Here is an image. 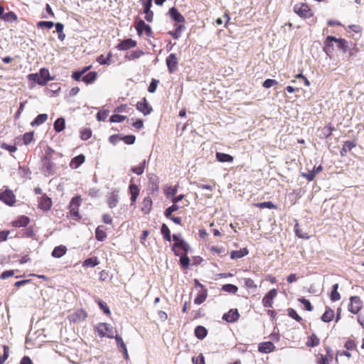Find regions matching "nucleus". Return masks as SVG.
Wrapping results in <instances>:
<instances>
[{
    "label": "nucleus",
    "instance_id": "17",
    "mask_svg": "<svg viewBox=\"0 0 364 364\" xmlns=\"http://www.w3.org/2000/svg\"><path fill=\"white\" fill-rule=\"evenodd\" d=\"M136 45H137V43L136 41H134L132 38H127V39L122 41L119 43H118L116 46V48L118 50H127L132 48L136 47Z\"/></svg>",
    "mask_w": 364,
    "mask_h": 364
},
{
    "label": "nucleus",
    "instance_id": "49",
    "mask_svg": "<svg viewBox=\"0 0 364 364\" xmlns=\"http://www.w3.org/2000/svg\"><path fill=\"white\" fill-rule=\"evenodd\" d=\"M222 289L225 291L230 294H236L238 291V288L237 286L231 284H227L222 287Z\"/></svg>",
    "mask_w": 364,
    "mask_h": 364
},
{
    "label": "nucleus",
    "instance_id": "54",
    "mask_svg": "<svg viewBox=\"0 0 364 364\" xmlns=\"http://www.w3.org/2000/svg\"><path fill=\"white\" fill-rule=\"evenodd\" d=\"M298 301H299V302H301L302 304H304V308H305V309H306V311H313V309H314V306L311 305V302H310L308 299H305V298L302 297V298H299V299H298Z\"/></svg>",
    "mask_w": 364,
    "mask_h": 364
},
{
    "label": "nucleus",
    "instance_id": "9",
    "mask_svg": "<svg viewBox=\"0 0 364 364\" xmlns=\"http://www.w3.org/2000/svg\"><path fill=\"white\" fill-rule=\"evenodd\" d=\"M363 307V301L358 296H352L350 297V304L348 309L353 314H358Z\"/></svg>",
    "mask_w": 364,
    "mask_h": 364
},
{
    "label": "nucleus",
    "instance_id": "43",
    "mask_svg": "<svg viewBox=\"0 0 364 364\" xmlns=\"http://www.w3.org/2000/svg\"><path fill=\"white\" fill-rule=\"evenodd\" d=\"M114 338L116 340V343H117L118 348L119 350H123L124 352L125 356L127 357L128 353H127V347H126V345L124 343L122 337L119 336L118 335H115Z\"/></svg>",
    "mask_w": 364,
    "mask_h": 364
},
{
    "label": "nucleus",
    "instance_id": "56",
    "mask_svg": "<svg viewBox=\"0 0 364 364\" xmlns=\"http://www.w3.org/2000/svg\"><path fill=\"white\" fill-rule=\"evenodd\" d=\"M288 316L298 322H301L302 321V318L297 314V312L294 309L289 308L288 309Z\"/></svg>",
    "mask_w": 364,
    "mask_h": 364
},
{
    "label": "nucleus",
    "instance_id": "21",
    "mask_svg": "<svg viewBox=\"0 0 364 364\" xmlns=\"http://www.w3.org/2000/svg\"><path fill=\"white\" fill-rule=\"evenodd\" d=\"M357 146V143L355 140L353 141H346L340 151V154L341 156H346L348 153L353 148Z\"/></svg>",
    "mask_w": 364,
    "mask_h": 364
},
{
    "label": "nucleus",
    "instance_id": "34",
    "mask_svg": "<svg viewBox=\"0 0 364 364\" xmlns=\"http://www.w3.org/2000/svg\"><path fill=\"white\" fill-rule=\"evenodd\" d=\"M334 316V311L331 309L330 307H326L324 314L321 316V320L323 322L328 323L333 320Z\"/></svg>",
    "mask_w": 364,
    "mask_h": 364
},
{
    "label": "nucleus",
    "instance_id": "29",
    "mask_svg": "<svg viewBox=\"0 0 364 364\" xmlns=\"http://www.w3.org/2000/svg\"><path fill=\"white\" fill-rule=\"evenodd\" d=\"M249 254L247 248L245 247L239 250H233L230 253V258L232 259H237L242 258Z\"/></svg>",
    "mask_w": 364,
    "mask_h": 364
},
{
    "label": "nucleus",
    "instance_id": "27",
    "mask_svg": "<svg viewBox=\"0 0 364 364\" xmlns=\"http://www.w3.org/2000/svg\"><path fill=\"white\" fill-rule=\"evenodd\" d=\"M208 297V289H200L197 294L196 297L194 299V303L197 305L203 304Z\"/></svg>",
    "mask_w": 364,
    "mask_h": 364
},
{
    "label": "nucleus",
    "instance_id": "13",
    "mask_svg": "<svg viewBox=\"0 0 364 364\" xmlns=\"http://www.w3.org/2000/svg\"><path fill=\"white\" fill-rule=\"evenodd\" d=\"M119 201V191L114 190L107 195V203L109 208H115Z\"/></svg>",
    "mask_w": 364,
    "mask_h": 364
},
{
    "label": "nucleus",
    "instance_id": "55",
    "mask_svg": "<svg viewBox=\"0 0 364 364\" xmlns=\"http://www.w3.org/2000/svg\"><path fill=\"white\" fill-rule=\"evenodd\" d=\"M179 209V206L177 205V203H173L172 205L168 207L166 209L164 212V215L166 217H171V215H172V213L177 211Z\"/></svg>",
    "mask_w": 364,
    "mask_h": 364
},
{
    "label": "nucleus",
    "instance_id": "63",
    "mask_svg": "<svg viewBox=\"0 0 364 364\" xmlns=\"http://www.w3.org/2000/svg\"><path fill=\"white\" fill-rule=\"evenodd\" d=\"M109 111L108 110H103L97 112L96 117L98 121H105L107 117H108Z\"/></svg>",
    "mask_w": 364,
    "mask_h": 364
},
{
    "label": "nucleus",
    "instance_id": "18",
    "mask_svg": "<svg viewBox=\"0 0 364 364\" xmlns=\"http://www.w3.org/2000/svg\"><path fill=\"white\" fill-rule=\"evenodd\" d=\"M166 63L169 73H173L176 70L178 65V58L176 54L171 53L166 58Z\"/></svg>",
    "mask_w": 364,
    "mask_h": 364
},
{
    "label": "nucleus",
    "instance_id": "23",
    "mask_svg": "<svg viewBox=\"0 0 364 364\" xmlns=\"http://www.w3.org/2000/svg\"><path fill=\"white\" fill-rule=\"evenodd\" d=\"M129 191L131 195V203L132 205H134L136 203V199L139 195L140 189L137 185L132 183L131 182V183L129 186Z\"/></svg>",
    "mask_w": 364,
    "mask_h": 364
},
{
    "label": "nucleus",
    "instance_id": "11",
    "mask_svg": "<svg viewBox=\"0 0 364 364\" xmlns=\"http://www.w3.org/2000/svg\"><path fill=\"white\" fill-rule=\"evenodd\" d=\"M87 316V312L85 310L80 309H77L76 311L68 315V318L70 321V322L75 323L85 321Z\"/></svg>",
    "mask_w": 364,
    "mask_h": 364
},
{
    "label": "nucleus",
    "instance_id": "61",
    "mask_svg": "<svg viewBox=\"0 0 364 364\" xmlns=\"http://www.w3.org/2000/svg\"><path fill=\"white\" fill-rule=\"evenodd\" d=\"M344 347L348 350H356L357 348L355 341L351 339L346 341V342L344 344Z\"/></svg>",
    "mask_w": 364,
    "mask_h": 364
},
{
    "label": "nucleus",
    "instance_id": "46",
    "mask_svg": "<svg viewBox=\"0 0 364 364\" xmlns=\"http://www.w3.org/2000/svg\"><path fill=\"white\" fill-rule=\"evenodd\" d=\"M338 284H335L333 286L332 291L331 292V300L332 301H336L341 299V295L338 291Z\"/></svg>",
    "mask_w": 364,
    "mask_h": 364
},
{
    "label": "nucleus",
    "instance_id": "4",
    "mask_svg": "<svg viewBox=\"0 0 364 364\" xmlns=\"http://www.w3.org/2000/svg\"><path fill=\"white\" fill-rule=\"evenodd\" d=\"M95 331L100 337L113 338L114 337V328L107 323H100L97 325Z\"/></svg>",
    "mask_w": 364,
    "mask_h": 364
},
{
    "label": "nucleus",
    "instance_id": "28",
    "mask_svg": "<svg viewBox=\"0 0 364 364\" xmlns=\"http://www.w3.org/2000/svg\"><path fill=\"white\" fill-rule=\"evenodd\" d=\"M85 156L83 154H80L72 159L70 163V166L72 168H77L85 162Z\"/></svg>",
    "mask_w": 364,
    "mask_h": 364
},
{
    "label": "nucleus",
    "instance_id": "3",
    "mask_svg": "<svg viewBox=\"0 0 364 364\" xmlns=\"http://www.w3.org/2000/svg\"><path fill=\"white\" fill-rule=\"evenodd\" d=\"M294 11L302 18H309L314 16L313 11L306 3H297L294 6Z\"/></svg>",
    "mask_w": 364,
    "mask_h": 364
},
{
    "label": "nucleus",
    "instance_id": "51",
    "mask_svg": "<svg viewBox=\"0 0 364 364\" xmlns=\"http://www.w3.org/2000/svg\"><path fill=\"white\" fill-rule=\"evenodd\" d=\"M255 205L259 208L277 209V206L271 201L258 203Z\"/></svg>",
    "mask_w": 364,
    "mask_h": 364
},
{
    "label": "nucleus",
    "instance_id": "8",
    "mask_svg": "<svg viewBox=\"0 0 364 364\" xmlns=\"http://www.w3.org/2000/svg\"><path fill=\"white\" fill-rule=\"evenodd\" d=\"M0 200L9 206H13L16 202V196L10 189L0 191Z\"/></svg>",
    "mask_w": 364,
    "mask_h": 364
},
{
    "label": "nucleus",
    "instance_id": "40",
    "mask_svg": "<svg viewBox=\"0 0 364 364\" xmlns=\"http://www.w3.org/2000/svg\"><path fill=\"white\" fill-rule=\"evenodd\" d=\"M294 231L296 235L301 239H309V236L307 232H304L303 229L300 227L298 223H296L294 225Z\"/></svg>",
    "mask_w": 364,
    "mask_h": 364
},
{
    "label": "nucleus",
    "instance_id": "45",
    "mask_svg": "<svg viewBox=\"0 0 364 364\" xmlns=\"http://www.w3.org/2000/svg\"><path fill=\"white\" fill-rule=\"evenodd\" d=\"M99 264L97 257H90L83 262L82 266L86 267H94Z\"/></svg>",
    "mask_w": 364,
    "mask_h": 364
},
{
    "label": "nucleus",
    "instance_id": "6",
    "mask_svg": "<svg viewBox=\"0 0 364 364\" xmlns=\"http://www.w3.org/2000/svg\"><path fill=\"white\" fill-rule=\"evenodd\" d=\"M134 28L139 36H141L144 32L147 37L153 36V31L151 26L146 24L142 19L139 18L134 21Z\"/></svg>",
    "mask_w": 364,
    "mask_h": 364
},
{
    "label": "nucleus",
    "instance_id": "31",
    "mask_svg": "<svg viewBox=\"0 0 364 364\" xmlns=\"http://www.w3.org/2000/svg\"><path fill=\"white\" fill-rule=\"evenodd\" d=\"M67 252V248L64 245H59L55 247L53 252L52 256L55 258H60L63 257Z\"/></svg>",
    "mask_w": 364,
    "mask_h": 364
},
{
    "label": "nucleus",
    "instance_id": "57",
    "mask_svg": "<svg viewBox=\"0 0 364 364\" xmlns=\"http://www.w3.org/2000/svg\"><path fill=\"white\" fill-rule=\"evenodd\" d=\"M54 26V23L53 21H38L37 23V27L39 28H48L50 29Z\"/></svg>",
    "mask_w": 364,
    "mask_h": 364
},
{
    "label": "nucleus",
    "instance_id": "10",
    "mask_svg": "<svg viewBox=\"0 0 364 364\" xmlns=\"http://www.w3.org/2000/svg\"><path fill=\"white\" fill-rule=\"evenodd\" d=\"M326 354L318 353L316 355V364H330L333 360V354L329 347L326 348Z\"/></svg>",
    "mask_w": 364,
    "mask_h": 364
},
{
    "label": "nucleus",
    "instance_id": "12",
    "mask_svg": "<svg viewBox=\"0 0 364 364\" xmlns=\"http://www.w3.org/2000/svg\"><path fill=\"white\" fill-rule=\"evenodd\" d=\"M277 295L276 289H272L269 291L263 297L262 303L264 308H272L273 306L274 299Z\"/></svg>",
    "mask_w": 364,
    "mask_h": 364
},
{
    "label": "nucleus",
    "instance_id": "38",
    "mask_svg": "<svg viewBox=\"0 0 364 364\" xmlns=\"http://www.w3.org/2000/svg\"><path fill=\"white\" fill-rule=\"evenodd\" d=\"M54 129L56 132H62L65 127V122L63 118H58L54 122Z\"/></svg>",
    "mask_w": 364,
    "mask_h": 364
},
{
    "label": "nucleus",
    "instance_id": "44",
    "mask_svg": "<svg viewBox=\"0 0 364 364\" xmlns=\"http://www.w3.org/2000/svg\"><path fill=\"white\" fill-rule=\"evenodd\" d=\"M144 54V53L141 50H136L132 51L129 55H126L125 58L129 60H133L139 58Z\"/></svg>",
    "mask_w": 364,
    "mask_h": 364
},
{
    "label": "nucleus",
    "instance_id": "2",
    "mask_svg": "<svg viewBox=\"0 0 364 364\" xmlns=\"http://www.w3.org/2000/svg\"><path fill=\"white\" fill-rule=\"evenodd\" d=\"M28 80L34 81L41 86H44L50 80H53L50 75L49 70L47 68H41L39 73H31L28 75Z\"/></svg>",
    "mask_w": 364,
    "mask_h": 364
},
{
    "label": "nucleus",
    "instance_id": "53",
    "mask_svg": "<svg viewBox=\"0 0 364 364\" xmlns=\"http://www.w3.org/2000/svg\"><path fill=\"white\" fill-rule=\"evenodd\" d=\"M33 135H34L33 132H29L25 133L23 135V138H22L23 144L26 145L29 144L33 140Z\"/></svg>",
    "mask_w": 364,
    "mask_h": 364
},
{
    "label": "nucleus",
    "instance_id": "26",
    "mask_svg": "<svg viewBox=\"0 0 364 364\" xmlns=\"http://www.w3.org/2000/svg\"><path fill=\"white\" fill-rule=\"evenodd\" d=\"M175 30L168 31V34L174 39H178L181 36L182 32L185 30L186 26L184 24H176Z\"/></svg>",
    "mask_w": 364,
    "mask_h": 364
},
{
    "label": "nucleus",
    "instance_id": "62",
    "mask_svg": "<svg viewBox=\"0 0 364 364\" xmlns=\"http://www.w3.org/2000/svg\"><path fill=\"white\" fill-rule=\"evenodd\" d=\"M127 119L126 116L120 115V114H113L109 120L111 122H122Z\"/></svg>",
    "mask_w": 364,
    "mask_h": 364
},
{
    "label": "nucleus",
    "instance_id": "1",
    "mask_svg": "<svg viewBox=\"0 0 364 364\" xmlns=\"http://www.w3.org/2000/svg\"><path fill=\"white\" fill-rule=\"evenodd\" d=\"M55 151L50 146L45 149L44 156L41 159L42 171L46 176H51L53 173L55 164L53 162V156Z\"/></svg>",
    "mask_w": 364,
    "mask_h": 364
},
{
    "label": "nucleus",
    "instance_id": "41",
    "mask_svg": "<svg viewBox=\"0 0 364 364\" xmlns=\"http://www.w3.org/2000/svg\"><path fill=\"white\" fill-rule=\"evenodd\" d=\"M95 237L98 241H103L107 237L103 226L100 225L96 228Z\"/></svg>",
    "mask_w": 364,
    "mask_h": 364
},
{
    "label": "nucleus",
    "instance_id": "64",
    "mask_svg": "<svg viewBox=\"0 0 364 364\" xmlns=\"http://www.w3.org/2000/svg\"><path fill=\"white\" fill-rule=\"evenodd\" d=\"M159 83V81L158 80L152 79L151 82L148 87V91L151 93H154L156 91Z\"/></svg>",
    "mask_w": 364,
    "mask_h": 364
},
{
    "label": "nucleus",
    "instance_id": "33",
    "mask_svg": "<svg viewBox=\"0 0 364 364\" xmlns=\"http://www.w3.org/2000/svg\"><path fill=\"white\" fill-rule=\"evenodd\" d=\"M97 78V73L92 71L82 77V80L87 85L93 83Z\"/></svg>",
    "mask_w": 364,
    "mask_h": 364
},
{
    "label": "nucleus",
    "instance_id": "39",
    "mask_svg": "<svg viewBox=\"0 0 364 364\" xmlns=\"http://www.w3.org/2000/svg\"><path fill=\"white\" fill-rule=\"evenodd\" d=\"M48 119V115L46 114H38L34 120L31 123V124L34 126H39L43 124Z\"/></svg>",
    "mask_w": 364,
    "mask_h": 364
},
{
    "label": "nucleus",
    "instance_id": "25",
    "mask_svg": "<svg viewBox=\"0 0 364 364\" xmlns=\"http://www.w3.org/2000/svg\"><path fill=\"white\" fill-rule=\"evenodd\" d=\"M275 349L274 344L271 341L262 342L258 346V350L262 353H269Z\"/></svg>",
    "mask_w": 364,
    "mask_h": 364
},
{
    "label": "nucleus",
    "instance_id": "48",
    "mask_svg": "<svg viewBox=\"0 0 364 364\" xmlns=\"http://www.w3.org/2000/svg\"><path fill=\"white\" fill-rule=\"evenodd\" d=\"M2 20L8 22H15L17 21L18 17L14 11H9L4 15Z\"/></svg>",
    "mask_w": 364,
    "mask_h": 364
},
{
    "label": "nucleus",
    "instance_id": "19",
    "mask_svg": "<svg viewBox=\"0 0 364 364\" xmlns=\"http://www.w3.org/2000/svg\"><path fill=\"white\" fill-rule=\"evenodd\" d=\"M136 107L137 110L142 112L144 115L150 114L152 111V107L149 105L145 97L136 103Z\"/></svg>",
    "mask_w": 364,
    "mask_h": 364
},
{
    "label": "nucleus",
    "instance_id": "16",
    "mask_svg": "<svg viewBox=\"0 0 364 364\" xmlns=\"http://www.w3.org/2000/svg\"><path fill=\"white\" fill-rule=\"evenodd\" d=\"M52 200L47 195L44 194L38 199V208L48 211L51 208Z\"/></svg>",
    "mask_w": 364,
    "mask_h": 364
},
{
    "label": "nucleus",
    "instance_id": "50",
    "mask_svg": "<svg viewBox=\"0 0 364 364\" xmlns=\"http://www.w3.org/2000/svg\"><path fill=\"white\" fill-rule=\"evenodd\" d=\"M161 234L164 236V238L166 240L170 242L171 240V231H170L169 228H168V226L166 224H163L162 225L161 229Z\"/></svg>",
    "mask_w": 364,
    "mask_h": 364
},
{
    "label": "nucleus",
    "instance_id": "22",
    "mask_svg": "<svg viewBox=\"0 0 364 364\" xmlns=\"http://www.w3.org/2000/svg\"><path fill=\"white\" fill-rule=\"evenodd\" d=\"M153 202L150 196H146L143 199L141 205V212L146 215L149 214L152 209Z\"/></svg>",
    "mask_w": 364,
    "mask_h": 364
},
{
    "label": "nucleus",
    "instance_id": "20",
    "mask_svg": "<svg viewBox=\"0 0 364 364\" xmlns=\"http://www.w3.org/2000/svg\"><path fill=\"white\" fill-rule=\"evenodd\" d=\"M240 317L239 312L237 309H232L223 316V319L228 323H233L238 320Z\"/></svg>",
    "mask_w": 364,
    "mask_h": 364
},
{
    "label": "nucleus",
    "instance_id": "47",
    "mask_svg": "<svg viewBox=\"0 0 364 364\" xmlns=\"http://www.w3.org/2000/svg\"><path fill=\"white\" fill-rule=\"evenodd\" d=\"M146 160H144L138 166L132 167L131 171L136 175H141L145 169Z\"/></svg>",
    "mask_w": 364,
    "mask_h": 364
},
{
    "label": "nucleus",
    "instance_id": "7",
    "mask_svg": "<svg viewBox=\"0 0 364 364\" xmlns=\"http://www.w3.org/2000/svg\"><path fill=\"white\" fill-rule=\"evenodd\" d=\"M333 42L336 43L337 47L339 49L343 50L344 53H346L348 48L347 41L343 38H336V37L328 36L324 41V45L326 47L332 48Z\"/></svg>",
    "mask_w": 364,
    "mask_h": 364
},
{
    "label": "nucleus",
    "instance_id": "58",
    "mask_svg": "<svg viewBox=\"0 0 364 364\" xmlns=\"http://www.w3.org/2000/svg\"><path fill=\"white\" fill-rule=\"evenodd\" d=\"M193 364H205V357L202 353L192 358Z\"/></svg>",
    "mask_w": 364,
    "mask_h": 364
},
{
    "label": "nucleus",
    "instance_id": "60",
    "mask_svg": "<svg viewBox=\"0 0 364 364\" xmlns=\"http://www.w3.org/2000/svg\"><path fill=\"white\" fill-rule=\"evenodd\" d=\"M4 348V354L0 356V364H4V363L6 360L9 357V348L8 346L4 345L3 346Z\"/></svg>",
    "mask_w": 364,
    "mask_h": 364
},
{
    "label": "nucleus",
    "instance_id": "59",
    "mask_svg": "<svg viewBox=\"0 0 364 364\" xmlns=\"http://www.w3.org/2000/svg\"><path fill=\"white\" fill-rule=\"evenodd\" d=\"M178 191V186H170L165 190V194L167 197L175 196Z\"/></svg>",
    "mask_w": 364,
    "mask_h": 364
},
{
    "label": "nucleus",
    "instance_id": "52",
    "mask_svg": "<svg viewBox=\"0 0 364 364\" xmlns=\"http://www.w3.org/2000/svg\"><path fill=\"white\" fill-rule=\"evenodd\" d=\"M92 136V130L90 128H85L80 131V138L86 141Z\"/></svg>",
    "mask_w": 364,
    "mask_h": 364
},
{
    "label": "nucleus",
    "instance_id": "15",
    "mask_svg": "<svg viewBox=\"0 0 364 364\" xmlns=\"http://www.w3.org/2000/svg\"><path fill=\"white\" fill-rule=\"evenodd\" d=\"M168 14L173 21L179 24H183L186 21L185 17L176 7H171L169 9Z\"/></svg>",
    "mask_w": 364,
    "mask_h": 364
},
{
    "label": "nucleus",
    "instance_id": "42",
    "mask_svg": "<svg viewBox=\"0 0 364 364\" xmlns=\"http://www.w3.org/2000/svg\"><path fill=\"white\" fill-rule=\"evenodd\" d=\"M142 13L145 14L144 19L149 22L152 23L154 21V14L150 8H142Z\"/></svg>",
    "mask_w": 364,
    "mask_h": 364
},
{
    "label": "nucleus",
    "instance_id": "30",
    "mask_svg": "<svg viewBox=\"0 0 364 364\" xmlns=\"http://www.w3.org/2000/svg\"><path fill=\"white\" fill-rule=\"evenodd\" d=\"M319 343H320V339L318 338V336L316 334L312 333L311 335H310L307 337L306 345L308 347H311V348L316 347V346H318Z\"/></svg>",
    "mask_w": 364,
    "mask_h": 364
},
{
    "label": "nucleus",
    "instance_id": "37",
    "mask_svg": "<svg viewBox=\"0 0 364 364\" xmlns=\"http://www.w3.org/2000/svg\"><path fill=\"white\" fill-rule=\"evenodd\" d=\"M112 58V54L109 52L107 55L105 57L104 55H100L97 58V62L100 65H109L111 63V59Z\"/></svg>",
    "mask_w": 364,
    "mask_h": 364
},
{
    "label": "nucleus",
    "instance_id": "14",
    "mask_svg": "<svg viewBox=\"0 0 364 364\" xmlns=\"http://www.w3.org/2000/svg\"><path fill=\"white\" fill-rule=\"evenodd\" d=\"M190 249V246L184 240L174 242L173 245V251L176 255H181L183 252H188Z\"/></svg>",
    "mask_w": 364,
    "mask_h": 364
},
{
    "label": "nucleus",
    "instance_id": "32",
    "mask_svg": "<svg viewBox=\"0 0 364 364\" xmlns=\"http://www.w3.org/2000/svg\"><path fill=\"white\" fill-rule=\"evenodd\" d=\"M195 336L197 338L202 340L206 337L208 334L207 329L203 326H198L194 330Z\"/></svg>",
    "mask_w": 364,
    "mask_h": 364
},
{
    "label": "nucleus",
    "instance_id": "5",
    "mask_svg": "<svg viewBox=\"0 0 364 364\" xmlns=\"http://www.w3.org/2000/svg\"><path fill=\"white\" fill-rule=\"evenodd\" d=\"M81 197L80 196H77L73 198L69 204L70 209V216L73 219L78 220L80 219V216L79 215V208L81 204Z\"/></svg>",
    "mask_w": 364,
    "mask_h": 364
},
{
    "label": "nucleus",
    "instance_id": "36",
    "mask_svg": "<svg viewBox=\"0 0 364 364\" xmlns=\"http://www.w3.org/2000/svg\"><path fill=\"white\" fill-rule=\"evenodd\" d=\"M187 254L188 252H183L181 255H178L180 257V264L183 269H188L190 264V259Z\"/></svg>",
    "mask_w": 364,
    "mask_h": 364
},
{
    "label": "nucleus",
    "instance_id": "24",
    "mask_svg": "<svg viewBox=\"0 0 364 364\" xmlns=\"http://www.w3.org/2000/svg\"><path fill=\"white\" fill-rule=\"evenodd\" d=\"M30 223V218L26 215H21L12 221L11 225L15 228L26 227Z\"/></svg>",
    "mask_w": 364,
    "mask_h": 364
},
{
    "label": "nucleus",
    "instance_id": "35",
    "mask_svg": "<svg viewBox=\"0 0 364 364\" xmlns=\"http://www.w3.org/2000/svg\"><path fill=\"white\" fill-rule=\"evenodd\" d=\"M215 158L217 161L220 162H232L234 158L230 154L217 152L215 154Z\"/></svg>",
    "mask_w": 364,
    "mask_h": 364
}]
</instances>
